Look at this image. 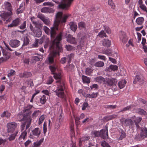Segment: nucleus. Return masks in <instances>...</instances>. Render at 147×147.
Masks as SVG:
<instances>
[{
  "label": "nucleus",
  "mask_w": 147,
  "mask_h": 147,
  "mask_svg": "<svg viewBox=\"0 0 147 147\" xmlns=\"http://www.w3.org/2000/svg\"><path fill=\"white\" fill-rule=\"evenodd\" d=\"M49 38L47 36H43L41 38L40 40V42L41 43H42L43 42H45L46 43H47L49 42Z\"/></svg>",
  "instance_id": "24"
},
{
  "label": "nucleus",
  "mask_w": 147,
  "mask_h": 147,
  "mask_svg": "<svg viewBox=\"0 0 147 147\" xmlns=\"http://www.w3.org/2000/svg\"><path fill=\"white\" fill-rule=\"evenodd\" d=\"M5 7L6 9H7L8 11H11V4L8 2H6L5 4Z\"/></svg>",
  "instance_id": "37"
},
{
  "label": "nucleus",
  "mask_w": 147,
  "mask_h": 147,
  "mask_svg": "<svg viewBox=\"0 0 147 147\" xmlns=\"http://www.w3.org/2000/svg\"><path fill=\"white\" fill-rule=\"evenodd\" d=\"M53 80L52 77H50L47 80V84H51L53 82Z\"/></svg>",
  "instance_id": "62"
},
{
  "label": "nucleus",
  "mask_w": 147,
  "mask_h": 147,
  "mask_svg": "<svg viewBox=\"0 0 147 147\" xmlns=\"http://www.w3.org/2000/svg\"><path fill=\"white\" fill-rule=\"evenodd\" d=\"M104 65L103 62L101 61H98L96 63L94 64V65L98 67H103Z\"/></svg>",
  "instance_id": "36"
},
{
  "label": "nucleus",
  "mask_w": 147,
  "mask_h": 147,
  "mask_svg": "<svg viewBox=\"0 0 147 147\" xmlns=\"http://www.w3.org/2000/svg\"><path fill=\"white\" fill-rule=\"evenodd\" d=\"M40 92V91L38 90H35V92L33 94L32 98L30 100V101H33V99L34 97L37 94L39 93Z\"/></svg>",
  "instance_id": "58"
},
{
  "label": "nucleus",
  "mask_w": 147,
  "mask_h": 147,
  "mask_svg": "<svg viewBox=\"0 0 147 147\" xmlns=\"http://www.w3.org/2000/svg\"><path fill=\"white\" fill-rule=\"evenodd\" d=\"M54 10L51 8L45 7L41 9V11L44 13H52L54 12Z\"/></svg>",
  "instance_id": "19"
},
{
  "label": "nucleus",
  "mask_w": 147,
  "mask_h": 147,
  "mask_svg": "<svg viewBox=\"0 0 147 147\" xmlns=\"http://www.w3.org/2000/svg\"><path fill=\"white\" fill-rule=\"evenodd\" d=\"M22 114V112L19 113L18 115V118L19 119L20 121H26L28 119V117H30L27 115V113H23Z\"/></svg>",
  "instance_id": "11"
},
{
  "label": "nucleus",
  "mask_w": 147,
  "mask_h": 147,
  "mask_svg": "<svg viewBox=\"0 0 147 147\" xmlns=\"http://www.w3.org/2000/svg\"><path fill=\"white\" fill-rule=\"evenodd\" d=\"M38 40L36 39L34 43L31 46L33 47L36 48L38 46Z\"/></svg>",
  "instance_id": "46"
},
{
  "label": "nucleus",
  "mask_w": 147,
  "mask_h": 147,
  "mask_svg": "<svg viewBox=\"0 0 147 147\" xmlns=\"http://www.w3.org/2000/svg\"><path fill=\"white\" fill-rule=\"evenodd\" d=\"M12 15V12L11 11L4 12L0 15V17L4 21H6V23H8L11 20V16Z\"/></svg>",
  "instance_id": "3"
},
{
  "label": "nucleus",
  "mask_w": 147,
  "mask_h": 147,
  "mask_svg": "<svg viewBox=\"0 0 147 147\" xmlns=\"http://www.w3.org/2000/svg\"><path fill=\"white\" fill-rule=\"evenodd\" d=\"M119 38L120 41L123 43H125L128 40V38L124 32H120Z\"/></svg>",
  "instance_id": "8"
},
{
  "label": "nucleus",
  "mask_w": 147,
  "mask_h": 147,
  "mask_svg": "<svg viewBox=\"0 0 147 147\" xmlns=\"http://www.w3.org/2000/svg\"><path fill=\"white\" fill-rule=\"evenodd\" d=\"M16 74L15 70L11 69L10 70V72L8 74L7 76L9 78H10L11 76H14Z\"/></svg>",
  "instance_id": "42"
},
{
  "label": "nucleus",
  "mask_w": 147,
  "mask_h": 147,
  "mask_svg": "<svg viewBox=\"0 0 147 147\" xmlns=\"http://www.w3.org/2000/svg\"><path fill=\"white\" fill-rule=\"evenodd\" d=\"M137 35L138 36V42H139L141 39L142 35L140 33L138 32L137 33Z\"/></svg>",
  "instance_id": "64"
},
{
  "label": "nucleus",
  "mask_w": 147,
  "mask_h": 147,
  "mask_svg": "<svg viewBox=\"0 0 147 147\" xmlns=\"http://www.w3.org/2000/svg\"><path fill=\"white\" fill-rule=\"evenodd\" d=\"M138 113L140 115H146L147 114V113L144 110L139 108L137 109Z\"/></svg>",
  "instance_id": "32"
},
{
  "label": "nucleus",
  "mask_w": 147,
  "mask_h": 147,
  "mask_svg": "<svg viewBox=\"0 0 147 147\" xmlns=\"http://www.w3.org/2000/svg\"><path fill=\"white\" fill-rule=\"evenodd\" d=\"M108 4L110 5L112 9H114L115 8L114 4L112 0H109L108 1Z\"/></svg>",
  "instance_id": "48"
},
{
  "label": "nucleus",
  "mask_w": 147,
  "mask_h": 147,
  "mask_svg": "<svg viewBox=\"0 0 147 147\" xmlns=\"http://www.w3.org/2000/svg\"><path fill=\"white\" fill-rule=\"evenodd\" d=\"M7 141L6 139H3L1 138H0V145H4Z\"/></svg>",
  "instance_id": "55"
},
{
  "label": "nucleus",
  "mask_w": 147,
  "mask_h": 147,
  "mask_svg": "<svg viewBox=\"0 0 147 147\" xmlns=\"http://www.w3.org/2000/svg\"><path fill=\"white\" fill-rule=\"evenodd\" d=\"M30 40L27 37H26L24 38V45H28L29 42Z\"/></svg>",
  "instance_id": "51"
},
{
  "label": "nucleus",
  "mask_w": 147,
  "mask_h": 147,
  "mask_svg": "<svg viewBox=\"0 0 147 147\" xmlns=\"http://www.w3.org/2000/svg\"><path fill=\"white\" fill-rule=\"evenodd\" d=\"M40 130L39 128L37 127L32 131V133H31L29 136L30 138H34V136H36L38 137L40 134Z\"/></svg>",
  "instance_id": "5"
},
{
  "label": "nucleus",
  "mask_w": 147,
  "mask_h": 147,
  "mask_svg": "<svg viewBox=\"0 0 147 147\" xmlns=\"http://www.w3.org/2000/svg\"><path fill=\"white\" fill-rule=\"evenodd\" d=\"M101 145L103 147H111L105 141L102 142Z\"/></svg>",
  "instance_id": "50"
},
{
  "label": "nucleus",
  "mask_w": 147,
  "mask_h": 147,
  "mask_svg": "<svg viewBox=\"0 0 147 147\" xmlns=\"http://www.w3.org/2000/svg\"><path fill=\"white\" fill-rule=\"evenodd\" d=\"M102 53L103 54H106L108 56H113V54H112L111 52L109 50H105L102 51Z\"/></svg>",
  "instance_id": "44"
},
{
  "label": "nucleus",
  "mask_w": 147,
  "mask_h": 147,
  "mask_svg": "<svg viewBox=\"0 0 147 147\" xmlns=\"http://www.w3.org/2000/svg\"><path fill=\"white\" fill-rule=\"evenodd\" d=\"M56 19L54 21L53 27L51 28V30L47 26L43 27V30L46 34L50 35L51 40L53 41L51 46L50 48V53L47 59L49 63H52L54 61V58L59 52H61L62 49L60 44V41L62 39V34L61 33L55 38L56 35V31L58 30L57 27L59 23L65 22L69 16L63 15L62 12H59L56 16Z\"/></svg>",
  "instance_id": "1"
},
{
  "label": "nucleus",
  "mask_w": 147,
  "mask_h": 147,
  "mask_svg": "<svg viewBox=\"0 0 147 147\" xmlns=\"http://www.w3.org/2000/svg\"><path fill=\"white\" fill-rule=\"evenodd\" d=\"M105 127L106 128L105 129H103L100 131V137L104 139L107 138L108 137L107 126L106 125L105 126Z\"/></svg>",
  "instance_id": "6"
},
{
  "label": "nucleus",
  "mask_w": 147,
  "mask_h": 147,
  "mask_svg": "<svg viewBox=\"0 0 147 147\" xmlns=\"http://www.w3.org/2000/svg\"><path fill=\"white\" fill-rule=\"evenodd\" d=\"M9 45L12 47L16 48L20 45V42L17 40H12L10 41Z\"/></svg>",
  "instance_id": "10"
},
{
  "label": "nucleus",
  "mask_w": 147,
  "mask_h": 147,
  "mask_svg": "<svg viewBox=\"0 0 147 147\" xmlns=\"http://www.w3.org/2000/svg\"><path fill=\"white\" fill-rule=\"evenodd\" d=\"M32 107V105H28L26 107L25 106L24 107V109L23 111V113H27V115L30 116V115L32 113V112L30 109Z\"/></svg>",
  "instance_id": "12"
},
{
  "label": "nucleus",
  "mask_w": 147,
  "mask_h": 147,
  "mask_svg": "<svg viewBox=\"0 0 147 147\" xmlns=\"http://www.w3.org/2000/svg\"><path fill=\"white\" fill-rule=\"evenodd\" d=\"M109 69H111V70L115 71L118 69V66L116 65H111L109 66Z\"/></svg>",
  "instance_id": "43"
},
{
  "label": "nucleus",
  "mask_w": 147,
  "mask_h": 147,
  "mask_svg": "<svg viewBox=\"0 0 147 147\" xmlns=\"http://www.w3.org/2000/svg\"><path fill=\"white\" fill-rule=\"evenodd\" d=\"M126 81L125 80H121L118 83V86L120 89L123 88L126 83Z\"/></svg>",
  "instance_id": "21"
},
{
  "label": "nucleus",
  "mask_w": 147,
  "mask_h": 147,
  "mask_svg": "<svg viewBox=\"0 0 147 147\" xmlns=\"http://www.w3.org/2000/svg\"><path fill=\"white\" fill-rule=\"evenodd\" d=\"M144 19L143 17H140L137 18L136 20V22L137 24L139 25H141L143 23Z\"/></svg>",
  "instance_id": "27"
},
{
  "label": "nucleus",
  "mask_w": 147,
  "mask_h": 147,
  "mask_svg": "<svg viewBox=\"0 0 147 147\" xmlns=\"http://www.w3.org/2000/svg\"><path fill=\"white\" fill-rule=\"evenodd\" d=\"M125 137H126L125 133L124 132V131L123 130H122L121 134L120 135V139L121 140L123 138H125Z\"/></svg>",
  "instance_id": "57"
},
{
  "label": "nucleus",
  "mask_w": 147,
  "mask_h": 147,
  "mask_svg": "<svg viewBox=\"0 0 147 147\" xmlns=\"http://www.w3.org/2000/svg\"><path fill=\"white\" fill-rule=\"evenodd\" d=\"M61 122L59 121H57L55 123V127L56 128L58 129L60 127Z\"/></svg>",
  "instance_id": "63"
},
{
  "label": "nucleus",
  "mask_w": 147,
  "mask_h": 147,
  "mask_svg": "<svg viewBox=\"0 0 147 147\" xmlns=\"http://www.w3.org/2000/svg\"><path fill=\"white\" fill-rule=\"evenodd\" d=\"M50 69L52 74H54V77L56 80L55 82L57 85V89L54 91L56 95L59 97L63 98L65 97L64 90L65 88V84L61 79V75L60 72L54 73L56 69V67L54 66H51Z\"/></svg>",
  "instance_id": "2"
},
{
  "label": "nucleus",
  "mask_w": 147,
  "mask_h": 147,
  "mask_svg": "<svg viewBox=\"0 0 147 147\" xmlns=\"http://www.w3.org/2000/svg\"><path fill=\"white\" fill-rule=\"evenodd\" d=\"M1 116L2 117H6L7 118H8L10 116V113H9L7 111H4Z\"/></svg>",
  "instance_id": "35"
},
{
  "label": "nucleus",
  "mask_w": 147,
  "mask_h": 147,
  "mask_svg": "<svg viewBox=\"0 0 147 147\" xmlns=\"http://www.w3.org/2000/svg\"><path fill=\"white\" fill-rule=\"evenodd\" d=\"M117 116V115L113 114L111 115L105 116L104 117V119L107 121H109L116 118Z\"/></svg>",
  "instance_id": "26"
},
{
  "label": "nucleus",
  "mask_w": 147,
  "mask_h": 147,
  "mask_svg": "<svg viewBox=\"0 0 147 147\" xmlns=\"http://www.w3.org/2000/svg\"><path fill=\"white\" fill-rule=\"evenodd\" d=\"M142 119V118L140 117H137L134 121L136 125L138 126V124L139 123Z\"/></svg>",
  "instance_id": "39"
},
{
  "label": "nucleus",
  "mask_w": 147,
  "mask_h": 147,
  "mask_svg": "<svg viewBox=\"0 0 147 147\" xmlns=\"http://www.w3.org/2000/svg\"><path fill=\"white\" fill-rule=\"evenodd\" d=\"M100 134L99 131L96 130L92 131L91 132V135L94 138L100 137Z\"/></svg>",
  "instance_id": "23"
},
{
  "label": "nucleus",
  "mask_w": 147,
  "mask_h": 147,
  "mask_svg": "<svg viewBox=\"0 0 147 147\" xmlns=\"http://www.w3.org/2000/svg\"><path fill=\"white\" fill-rule=\"evenodd\" d=\"M88 104L87 102H84V104L82 105V109L83 110H85L86 108L88 107Z\"/></svg>",
  "instance_id": "60"
},
{
  "label": "nucleus",
  "mask_w": 147,
  "mask_h": 147,
  "mask_svg": "<svg viewBox=\"0 0 147 147\" xmlns=\"http://www.w3.org/2000/svg\"><path fill=\"white\" fill-rule=\"evenodd\" d=\"M142 78V76L141 75H137L136 76L134 81V83L135 84L136 82L139 81Z\"/></svg>",
  "instance_id": "40"
},
{
  "label": "nucleus",
  "mask_w": 147,
  "mask_h": 147,
  "mask_svg": "<svg viewBox=\"0 0 147 147\" xmlns=\"http://www.w3.org/2000/svg\"><path fill=\"white\" fill-rule=\"evenodd\" d=\"M97 96V94L96 93L93 92L91 94H86L85 96L86 98H94Z\"/></svg>",
  "instance_id": "34"
},
{
  "label": "nucleus",
  "mask_w": 147,
  "mask_h": 147,
  "mask_svg": "<svg viewBox=\"0 0 147 147\" xmlns=\"http://www.w3.org/2000/svg\"><path fill=\"white\" fill-rule=\"evenodd\" d=\"M73 57L74 54H71L67 56V59L68 61V63H69L71 62L72 58Z\"/></svg>",
  "instance_id": "47"
},
{
  "label": "nucleus",
  "mask_w": 147,
  "mask_h": 147,
  "mask_svg": "<svg viewBox=\"0 0 147 147\" xmlns=\"http://www.w3.org/2000/svg\"><path fill=\"white\" fill-rule=\"evenodd\" d=\"M117 80L114 78H107L105 80L104 84L105 85L111 87Z\"/></svg>",
  "instance_id": "9"
},
{
  "label": "nucleus",
  "mask_w": 147,
  "mask_h": 147,
  "mask_svg": "<svg viewBox=\"0 0 147 147\" xmlns=\"http://www.w3.org/2000/svg\"><path fill=\"white\" fill-rule=\"evenodd\" d=\"M20 19L17 18L13 20L12 23L9 25H8L9 27H16L19 25L20 23Z\"/></svg>",
  "instance_id": "13"
},
{
  "label": "nucleus",
  "mask_w": 147,
  "mask_h": 147,
  "mask_svg": "<svg viewBox=\"0 0 147 147\" xmlns=\"http://www.w3.org/2000/svg\"><path fill=\"white\" fill-rule=\"evenodd\" d=\"M105 79L101 76L97 77L94 78V80L96 82L101 83L102 82H105Z\"/></svg>",
  "instance_id": "29"
},
{
  "label": "nucleus",
  "mask_w": 147,
  "mask_h": 147,
  "mask_svg": "<svg viewBox=\"0 0 147 147\" xmlns=\"http://www.w3.org/2000/svg\"><path fill=\"white\" fill-rule=\"evenodd\" d=\"M28 119L25 121V122H26V129L28 128L30 126L31 122L32 119L30 117H28Z\"/></svg>",
  "instance_id": "25"
},
{
  "label": "nucleus",
  "mask_w": 147,
  "mask_h": 147,
  "mask_svg": "<svg viewBox=\"0 0 147 147\" xmlns=\"http://www.w3.org/2000/svg\"><path fill=\"white\" fill-rule=\"evenodd\" d=\"M26 22L24 21L22 24L19 26L20 28L21 29H24L26 28Z\"/></svg>",
  "instance_id": "52"
},
{
  "label": "nucleus",
  "mask_w": 147,
  "mask_h": 147,
  "mask_svg": "<svg viewBox=\"0 0 147 147\" xmlns=\"http://www.w3.org/2000/svg\"><path fill=\"white\" fill-rule=\"evenodd\" d=\"M117 84V80L116 81V82L112 86V88L113 90L114 91H116L117 89V88L116 84Z\"/></svg>",
  "instance_id": "56"
},
{
  "label": "nucleus",
  "mask_w": 147,
  "mask_h": 147,
  "mask_svg": "<svg viewBox=\"0 0 147 147\" xmlns=\"http://www.w3.org/2000/svg\"><path fill=\"white\" fill-rule=\"evenodd\" d=\"M42 55L33 56L32 58L31 62L33 63H35L36 62L40 61V59H42Z\"/></svg>",
  "instance_id": "15"
},
{
  "label": "nucleus",
  "mask_w": 147,
  "mask_h": 147,
  "mask_svg": "<svg viewBox=\"0 0 147 147\" xmlns=\"http://www.w3.org/2000/svg\"><path fill=\"white\" fill-rule=\"evenodd\" d=\"M140 7L142 10L145 12L147 13V9L145 5L143 4L139 5Z\"/></svg>",
  "instance_id": "45"
},
{
  "label": "nucleus",
  "mask_w": 147,
  "mask_h": 147,
  "mask_svg": "<svg viewBox=\"0 0 147 147\" xmlns=\"http://www.w3.org/2000/svg\"><path fill=\"white\" fill-rule=\"evenodd\" d=\"M17 124L15 122L9 123L7 125V132L8 133H13L16 127Z\"/></svg>",
  "instance_id": "4"
},
{
  "label": "nucleus",
  "mask_w": 147,
  "mask_h": 147,
  "mask_svg": "<svg viewBox=\"0 0 147 147\" xmlns=\"http://www.w3.org/2000/svg\"><path fill=\"white\" fill-rule=\"evenodd\" d=\"M102 44L103 46L109 47L111 45V42L108 39H105L103 40Z\"/></svg>",
  "instance_id": "20"
},
{
  "label": "nucleus",
  "mask_w": 147,
  "mask_h": 147,
  "mask_svg": "<svg viewBox=\"0 0 147 147\" xmlns=\"http://www.w3.org/2000/svg\"><path fill=\"white\" fill-rule=\"evenodd\" d=\"M69 25L70 26L71 29L73 31L75 32L76 30L77 26L76 24L73 22H71L69 23Z\"/></svg>",
  "instance_id": "22"
},
{
  "label": "nucleus",
  "mask_w": 147,
  "mask_h": 147,
  "mask_svg": "<svg viewBox=\"0 0 147 147\" xmlns=\"http://www.w3.org/2000/svg\"><path fill=\"white\" fill-rule=\"evenodd\" d=\"M67 41L72 44H75L77 43V40L71 35L69 34L67 38Z\"/></svg>",
  "instance_id": "14"
},
{
  "label": "nucleus",
  "mask_w": 147,
  "mask_h": 147,
  "mask_svg": "<svg viewBox=\"0 0 147 147\" xmlns=\"http://www.w3.org/2000/svg\"><path fill=\"white\" fill-rule=\"evenodd\" d=\"M32 74L30 72L25 71L23 73H21L19 74V76L20 78H27L30 77L32 76Z\"/></svg>",
  "instance_id": "16"
},
{
  "label": "nucleus",
  "mask_w": 147,
  "mask_h": 147,
  "mask_svg": "<svg viewBox=\"0 0 147 147\" xmlns=\"http://www.w3.org/2000/svg\"><path fill=\"white\" fill-rule=\"evenodd\" d=\"M93 71V70L89 68H87L86 69V73L88 76H90Z\"/></svg>",
  "instance_id": "41"
},
{
  "label": "nucleus",
  "mask_w": 147,
  "mask_h": 147,
  "mask_svg": "<svg viewBox=\"0 0 147 147\" xmlns=\"http://www.w3.org/2000/svg\"><path fill=\"white\" fill-rule=\"evenodd\" d=\"M82 79L84 83H89L90 82V80L88 77L84 75L82 76Z\"/></svg>",
  "instance_id": "28"
},
{
  "label": "nucleus",
  "mask_w": 147,
  "mask_h": 147,
  "mask_svg": "<svg viewBox=\"0 0 147 147\" xmlns=\"http://www.w3.org/2000/svg\"><path fill=\"white\" fill-rule=\"evenodd\" d=\"M35 33V36L37 37H39L42 34V32L40 29L39 28H37L36 30H34Z\"/></svg>",
  "instance_id": "31"
},
{
  "label": "nucleus",
  "mask_w": 147,
  "mask_h": 147,
  "mask_svg": "<svg viewBox=\"0 0 147 147\" xmlns=\"http://www.w3.org/2000/svg\"><path fill=\"white\" fill-rule=\"evenodd\" d=\"M132 107V106L130 105L129 106H128L126 107H124L123 109L122 110H121V111H120L119 112H122L124 111H125L127 110H129L130 109H131V108Z\"/></svg>",
  "instance_id": "49"
},
{
  "label": "nucleus",
  "mask_w": 147,
  "mask_h": 147,
  "mask_svg": "<svg viewBox=\"0 0 147 147\" xmlns=\"http://www.w3.org/2000/svg\"><path fill=\"white\" fill-rule=\"evenodd\" d=\"M45 118V117H44V115H42L39 118L38 121V124L39 125L41 124L42 123L43 121L44 120Z\"/></svg>",
  "instance_id": "54"
},
{
  "label": "nucleus",
  "mask_w": 147,
  "mask_h": 147,
  "mask_svg": "<svg viewBox=\"0 0 147 147\" xmlns=\"http://www.w3.org/2000/svg\"><path fill=\"white\" fill-rule=\"evenodd\" d=\"M142 138L143 139L147 137V129L146 128H144L141 131L140 135Z\"/></svg>",
  "instance_id": "18"
},
{
  "label": "nucleus",
  "mask_w": 147,
  "mask_h": 147,
  "mask_svg": "<svg viewBox=\"0 0 147 147\" xmlns=\"http://www.w3.org/2000/svg\"><path fill=\"white\" fill-rule=\"evenodd\" d=\"M37 17L41 19L46 25L49 26L50 24V22L49 19L42 14L39 13L37 15Z\"/></svg>",
  "instance_id": "7"
},
{
  "label": "nucleus",
  "mask_w": 147,
  "mask_h": 147,
  "mask_svg": "<svg viewBox=\"0 0 147 147\" xmlns=\"http://www.w3.org/2000/svg\"><path fill=\"white\" fill-rule=\"evenodd\" d=\"M43 5H50L51 6H53L54 5V4L50 2H45L43 3Z\"/></svg>",
  "instance_id": "59"
},
{
  "label": "nucleus",
  "mask_w": 147,
  "mask_h": 147,
  "mask_svg": "<svg viewBox=\"0 0 147 147\" xmlns=\"http://www.w3.org/2000/svg\"><path fill=\"white\" fill-rule=\"evenodd\" d=\"M124 123L125 126H129V127L134 125V122L131 119L129 118L125 119L124 121Z\"/></svg>",
  "instance_id": "17"
},
{
  "label": "nucleus",
  "mask_w": 147,
  "mask_h": 147,
  "mask_svg": "<svg viewBox=\"0 0 147 147\" xmlns=\"http://www.w3.org/2000/svg\"><path fill=\"white\" fill-rule=\"evenodd\" d=\"M89 138L88 137L84 136L82 138L79 139L80 140V142H84L86 140H89Z\"/></svg>",
  "instance_id": "61"
},
{
  "label": "nucleus",
  "mask_w": 147,
  "mask_h": 147,
  "mask_svg": "<svg viewBox=\"0 0 147 147\" xmlns=\"http://www.w3.org/2000/svg\"><path fill=\"white\" fill-rule=\"evenodd\" d=\"M78 28L80 30H84L86 29V25L85 23L81 22L79 23Z\"/></svg>",
  "instance_id": "30"
},
{
  "label": "nucleus",
  "mask_w": 147,
  "mask_h": 147,
  "mask_svg": "<svg viewBox=\"0 0 147 147\" xmlns=\"http://www.w3.org/2000/svg\"><path fill=\"white\" fill-rule=\"evenodd\" d=\"M97 36H99L100 38L107 37L106 33L105 32V31L103 30H101V31L98 33Z\"/></svg>",
  "instance_id": "33"
},
{
  "label": "nucleus",
  "mask_w": 147,
  "mask_h": 147,
  "mask_svg": "<svg viewBox=\"0 0 147 147\" xmlns=\"http://www.w3.org/2000/svg\"><path fill=\"white\" fill-rule=\"evenodd\" d=\"M27 134V132L26 131H24L22 133L21 135L19 137V139L23 138L24 140V139L25 138V137L26 136Z\"/></svg>",
  "instance_id": "53"
},
{
  "label": "nucleus",
  "mask_w": 147,
  "mask_h": 147,
  "mask_svg": "<svg viewBox=\"0 0 147 147\" xmlns=\"http://www.w3.org/2000/svg\"><path fill=\"white\" fill-rule=\"evenodd\" d=\"M18 132L16 133L11 134L8 138V139L9 141H11L15 139V137L18 133Z\"/></svg>",
  "instance_id": "38"
}]
</instances>
